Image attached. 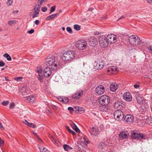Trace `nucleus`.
Listing matches in <instances>:
<instances>
[{
	"mask_svg": "<svg viewBox=\"0 0 152 152\" xmlns=\"http://www.w3.org/2000/svg\"><path fill=\"white\" fill-rule=\"evenodd\" d=\"M129 43L130 44L134 46L140 45V49L144 48L145 43L140 40V38L136 35H132L128 38Z\"/></svg>",
	"mask_w": 152,
	"mask_h": 152,
	"instance_id": "nucleus-1",
	"label": "nucleus"
},
{
	"mask_svg": "<svg viewBox=\"0 0 152 152\" xmlns=\"http://www.w3.org/2000/svg\"><path fill=\"white\" fill-rule=\"evenodd\" d=\"M47 64L49 66H54L55 67L53 68L56 69L59 68L61 66V63L57 60V57L54 56H48L46 59Z\"/></svg>",
	"mask_w": 152,
	"mask_h": 152,
	"instance_id": "nucleus-2",
	"label": "nucleus"
},
{
	"mask_svg": "<svg viewBox=\"0 0 152 152\" xmlns=\"http://www.w3.org/2000/svg\"><path fill=\"white\" fill-rule=\"evenodd\" d=\"M75 53L74 51H68L63 54L62 59L65 61H68L72 59L75 57Z\"/></svg>",
	"mask_w": 152,
	"mask_h": 152,
	"instance_id": "nucleus-3",
	"label": "nucleus"
},
{
	"mask_svg": "<svg viewBox=\"0 0 152 152\" xmlns=\"http://www.w3.org/2000/svg\"><path fill=\"white\" fill-rule=\"evenodd\" d=\"M98 39L99 44L102 47H106L108 46L109 42L105 36H99Z\"/></svg>",
	"mask_w": 152,
	"mask_h": 152,
	"instance_id": "nucleus-4",
	"label": "nucleus"
},
{
	"mask_svg": "<svg viewBox=\"0 0 152 152\" xmlns=\"http://www.w3.org/2000/svg\"><path fill=\"white\" fill-rule=\"evenodd\" d=\"M131 137L132 138L137 140L145 139L146 138V136L144 134L137 133V131H135L131 133Z\"/></svg>",
	"mask_w": 152,
	"mask_h": 152,
	"instance_id": "nucleus-5",
	"label": "nucleus"
},
{
	"mask_svg": "<svg viewBox=\"0 0 152 152\" xmlns=\"http://www.w3.org/2000/svg\"><path fill=\"white\" fill-rule=\"evenodd\" d=\"M114 116L115 119L120 121L123 120L124 117L123 113L120 110H118L114 112Z\"/></svg>",
	"mask_w": 152,
	"mask_h": 152,
	"instance_id": "nucleus-6",
	"label": "nucleus"
},
{
	"mask_svg": "<svg viewBox=\"0 0 152 152\" xmlns=\"http://www.w3.org/2000/svg\"><path fill=\"white\" fill-rule=\"evenodd\" d=\"M99 101L102 105H107L110 102V99L107 96L104 95L100 97Z\"/></svg>",
	"mask_w": 152,
	"mask_h": 152,
	"instance_id": "nucleus-7",
	"label": "nucleus"
},
{
	"mask_svg": "<svg viewBox=\"0 0 152 152\" xmlns=\"http://www.w3.org/2000/svg\"><path fill=\"white\" fill-rule=\"evenodd\" d=\"M87 45L86 42L84 40L82 39L77 42L76 47L79 50H83L86 48Z\"/></svg>",
	"mask_w": 152,
	"mask_h": 152,
	"instance_id": "nucleus-8",
	"label": "nucleus"
},
{
	"mask_svg": "<svg viewBox=\"0 0 152 152\" xmlns=\"http://www.w3.org/2000/svg\"><path fill=\"white\" fill-rule=\"evenodd\" d=\"M98 40L94 37H90L88 40V42L89 45L91 46L94 47L98 44Z\"/></svg>",
	"mask_w": 152,
	"mask_h": 152,
	"instance_id": "nucleus-9",
	"label": "nucleus"
},
{
	"mask_svg": "<svg viewBox=\"0 0 152 152\" xmlns=\"http://www.w3.org/2000/svg\"><path fill=\"white\" fill-rule=\"evenodd\" d=\"M109 43L112 44L116 42V36L113 34L108 35L106 37Z\"/></svg>",
	"mask_w": 152,
	"mask_h": 152,
	"instance_id": "nucleus-10",
	"label": "nucleus"
},
{
	"mask_svg": "<svg viewBox=\"0 0 152 152\" xmlns=\"http://www.w3.org/2000/svg\"><path fill=\"white\" fill-rule=\"evenodd\" d=\"M83 94V90H80L77 92L73 94L72 96V97L73 99H78L81 97Z\"/></svg>",
	"mask_w": 152,
	"mask_h": 152,
	"instance_id": "nucleus-11",
	"label": "nucleus"
},
{
	"mask_svg": "<svg viewBox=\"0 0 152 152\" xmlns=\"http://www.w3.org/2000/svg\"><path fill=\"white\" fill-rule=\"evenodd\" d=\"M136 99L137 102L139 104H144L145 105L146 104V106H145L146 108L149 107V105L148 104V101L147 100L140 96L137 97Z\"/></svg>",
	"mask_w": 152,
	"mask_h": 152,
	"instance_id": "nucleus-12",
	"label": "nucleus"
},
{
	"mask_svg": "<svg viewBox=\"0 0 152 152\" xmlns=\"http://www.w3.org/2000/svg\"><path fill=\"white\" fill-rule=\"evenodd\" d=\"M89 131L91 135L95 136L98 135L100 132V131L98 128L94 127H92L90 128Z\"/></svg>",
	"mask_w": 152,
	"mask_h": 152,
	"instance_id": "nucleus-13",
	"label": "nucleus"
},
{
	"mask_svg": "<svg viewBox=\"0 0 152 152\" xmlns=\"http://www.w3.org/2000/svg\"><path fill=\"white\" fill-rule=\"evenodd\" d=\"M96 93L99 95L102 94L104 92L105 89L102 85L98 86L96 88Z\"/></svg>",
	"mask_w": 152,
	"mask_h": 152,
	"instance_id": "nucleus-14",
	"label": "nucleus"
},
{
	"mask_svg": "<svg viewBox=\"0 0 152 152\" xmlns=\"http://www.w3.org/2000/svg\"><path fill=\"white\" fill-rule=\"evenodd\" d=\"M52 73V69L49 67H46L43 70L44 76L46 77H49Z\"/></svg>",
	"mask_w": 152,
	"mask_h": 152,
	"instance_id": "nucleus-15",
	"label": "nucleus"
},
{
	"mask_svg": "<svg viewBox=\"0 0 152 152\" xmlns=\"http://www.w3.org/2000/svg\"><path fill=\"white\" fill-rule=\"evenodd\" d=\"M129 134L127 131H123L120 132L119 135V137L121 140L126 139L128 137Z\"/></svg>",
	"mask_w": 152,
	"mask_h": 152,
	"instance_id": "nucleus-16",
	"label": "nucleus"
},
{
	"mask_svg": "<svg viewBox=\"0 0 152 152\" xmlns=\"http://www.w3.org/2000/svg\"><path fill=\"white\" fill-rule=\"evenodd\" d=\"M100 110L104 112H109L111 110L110 106L108 105H102L100 107Z\"/></svg>",
	"mask_w": 152,
	"mask_h": 152,
	"instance_id": "nucleus-17",
	"label": "nucleus"
},
{
	"mask_svg": "<svg viewBox=\"0 0 152 152\" xmlns=\"http://www.w3.org/2000/svg\"><path fill=\"white\" fill-rule=\"evenodd\" d=\"M104 63L102 61H98L95 62L94 68L95 69L100 70L104 67Z\"/></svg>",
	"mask_w": 152,
	"mask_h": 152,
	"instance_id": "nucleus-18",
	"label": "nucleus"
},
{
	"mask_svg": "<svg viewBox=\"0 0 152 152\" xmlns=\"http://www.w3.org/2000/svg\"><path fill=\"white\" fill-rule=\"evenodd\" d=\"M124 99L127 101H131L132 99L131 94L129 92L125 93L123 95Z\"/></svg>",
	"mask_w": 152,
	"mask_h": 152,
	"instance_id": "nucleus-19",
	"label": "nucleus"
},
{
	"mask_svg": "<svg viewBox=\"0 0 152 152\" xmlns=\"http://www.w3.org/2000/svg\"><path fill=\"white\" fill-rule=\"evenodd\" d=\"M58 99L60 102L64 104L68 103L69 101L68 98L64 96H59L58 97Z\"/></svg>",
	"mask_w": 152,
	"mask_h": 152,
	"instance_id": "nucleus-20",
	"label": "nucleus"
},
{
	"mask_svg": "<svg viewBox=\"0 0 152 152\" xmlns=\"http://www.w3.org/2000/svg\"><path fill=\"white\" fill-rule=\"evenodd\" d=\"M134 119L133 116L131 115H127L124 117V119L127 122L130 123L132 122Z\"/></svg>",
	"mask_w": 152,
	"mask_h": 152,
	"instance_id": "nucleus-21",
	"label": "nucleus"
},
{
	"mask_svg": "<svg viewBox=\"0 0 152 152\" xmlns=\"http://www.w3.org/2000/svg\"><path fill=\"white\" fill-rule=\"evenodd\" d=\"M118 87V85L117 83H114L110 84V90L111 91L114 92L116 91Z\"/></svg>",
	"mask_w": 152,
	"mask_h": 152,
	"instance_id": "nucleus-22",
	"label": "nucleus"
},
{
	"mask_svg": "<svg viewBox=\"0 0 152 152\" xmlns=\"http://www.w3.org/2000/svg\"><path fill=\"white\" fill-rule=\"evenodd\" d=\"M122 103L119 101L116 102L114 105V107L118 110L121 109L122 107Z\"/></svg>",
	"mask_w": 152,
	"mask_h": 152,
	"instance_id": "nucleus-23",
	"label": "nucleus"
},
{
	"mask_svg": "<svg viewBox=\"0 0 152 152\" xmlns=\"http://www.w3.org/2000/svg\"><path fill=\"white\" fill-rule=\"evenodd\" d=\"M28 90L26 87H23L21 90V93L23 95L25 96L28 93Z\"/></svg>",
	"mask_w": 152,
	"mask_h": 152,
	"instance_id": "nucleus-24",
	"label": "nucleus"
},
{
	"mask_svg": "<svg viewBox=\"0 0 152 152\" xmlns=\"http://www.w3.org/2000/svg\"><path fill=\"white\" fill-rule=\"evenodd\" d=\"M59 14L58 13H55L51 15H50L46 18V20H52L54 18Z\"/></svg>",
	"mask_w": 152,
	"mask_h": 152,
	"instance_id": "nucleus-25",
	"label": "nucleus"
},
{
	"mask_svg": "<svg viewBox=\"0 0 152 152\" xmlns=\"http://www.w3.org/2000/svg\"><path fill=\"white\" fill-rule=\"evenodd\" d=\"M117 68L115 66H112L111 67H109L107 69V72L109 74V72L110 71H115L117 70Z\"/></svg>",
	"mask_w": 152,
	"mask_h": 152,
	"instance_id": "nucleus-26",
	"label": "nucleus"
},
{
	"mask_svg": "<svg viewBox=\"0 0 152 152\" xmlns=\"http://www.w3.org/2000/svg\"><path fill=\"white\" fill-rule=\"evenodd\" d=\"M71 126H72L73 129L76 132H80V130L77 127L76 125L73 123L71 124Z\"/></svg>",
	"mask_w": 152,
	"mask_h": 152,
	"instance_id": "nucleus-27",
	"label": "nucleus"
},
{
	"mask_svg": "<svg viewBox=\"0 0 152 152\" xmlns=\"http://www.w3.org/2000/svg\"><path fill=\"white\" fill-rule=\"evenodd\" d=\"M106 147V145L104 143V142H100L99 144L98 148L99 149H101L102 150Z\"/></svg>",
	"mask_w": 152,
	"mask_h": 152,
	"instance_id": "nucleus-28",
	"label": "nucleus"
},
{
	"mask_svg": "<svg viewBox=\"0 0 152 152\" xmlns=\"http://www.w3.org/2000/svg\"><path fill=\"white\" fill-rule=\"evenodd\" d=\"M63 148L65 150L68 151L70 149H72V148L69 147V146L66 144H65L63 146Z\"/></svg>",
	"mask_w": 152,
	"mask_h": 152,
	"instance_id": "nucleus-29",
	"label": "nucleus"
},
{
	"mask_svg": "<svg viewBox=\"0 0 152 152\" xmlns=\"http://www.w3.org/2000/svg\"><path fill=\"white\" fill-rule=\"evenodd\" d=\"M3 56L6 58L7 60L9 61H11L12 60V58L10 55L7 53H6L3 55Z\"/></svg>",
	"mask_w": 152,
	"mask_h": 152,
	"instance_id": "nucleus-30",
	"label": "nucleus"
},
{
	"mask_svg": "<svg viewBox=\"0 0 152 152\" xmlns=\"http://www.w3.org/2000/svg\"><path fill=\"white\" fill-rule=\"evenodd\" d=\"M40 151L41 152H50L47 149L43 147H41L39 148Z\"/></svg>",
	"mask_w": 152,
	"mask_h": 152,
	"instance_id": "nucleus-31",
	"label": "nucleus"
},
{
	"mask_svg": "<svg viewBox=\"0 0 152 152\" xmlns=\"http://www.w3.org/2000/svg\"><path fill=\"white\" fill-rule=\"evenodd\" d=\"M35 98L32 96H30L27 97V100L30 102H32L34 101Z\"/></svg>",
	"mask_w": 152,
	"mask_h": 152,
	"instance_id": "nucleus-32",
	"label": "nucleus"
},
{
	"mask_svg": "<svg viewBox=\"0 0 152 152\" xmlns=\"http://www.w3.org/2000/svg\"><path fill=\"white\" fill-rule=\"evenodd\" d=\"M51 140L56 145H58V141L52 136L50 138Z\"/></svg>",
	"mask_w": 152,
	"mask_h": 152,
	"instance_id": "nucleus-33",
	"label": "nucleus"
},
{
	"mask_svg": "<svg viewBox=\"0 0 152 152\" xmlns=\"http://www.w3.org/2000/svg\"><path fill=\"white\" fill-rule=\"evenodd\" d=\"M37 72L38 73H41L42 72V68L41 66H38L37 68Z\"/></svg>",
	"mask_w": 152,
	"mask_h": 152,
	"instance_id": "nucleus-34",
	"label": "nucleus"
},
{
	"mask_svg": "<svg viewBox=\"0 0 152 152\" xmlns=\"http://www.w3.org/2000/svg\"><path fill=\"white\" fill-rule=\"evenodd\" d=\"M66 129L69 131V132L71 134H72L73 135H74L75 134V133L73 131L71 130L69 128V127L68 126H67L66 127Z\"/></svg>",
	"mask_w": 152,
	"mask_h": 152,
	"instance_id": "nucleus-35",
	"label": "nucleus"
},
{
	"mask_svg": "<svg viewBox=\"0 0 152 152\" xmlns=\"http://www.w3.org/2000/svg\"><path fill=\"white\" fill-rule=\"evenodd\" d=\"M74 28L77 31H79L80 29V26L78 25H74Z\"/></svg>",
	"mask_w": 152,
	"mask_h": 152,
	"instance_id": "nucleus-36",
	"label": "nucleus"
},
{
	"mask_svg": "<svg viewBox=\"0 0 152 152\" xmlns=\"http://www.w3.org/2000/svg\"><path fill=\"white\" fill-rule=\"evenodd\" d=\"M40 5H38L37 7H35L34 9V11L38 12H40Z\"/></svg>",
	"mask_w": 152,
	"mask_h": 152,
	"instance_id": "nucleus-37",
	"label": "nucleus"
},
{
	"mask_svg": "<svg viewBox=\"0 0 152 152\" xmlns=\"http://www.w3.org/2000/svg\"><path fill=\"white\" fill-rule=\"evenodd\" d=\"M14 79L17 81H22L23 77H15L14 78Z\"/></svg>",
	"mask_w": 152,
	"mask_h": 152,
	"instance_id": "nucleus-38",
	"label": "nucleus"
},
{
	"mask_svg": "<svg viewBox=\"0 0 152 152\" xmlns=\"http://www.w3.org/2000/svg\"><path fill=\"white\" fill-rule=\"evenodd\" d=\"M37 78L41 82H42L43 80L42 79V75H39L37 76Z\"/></svg>",
	"mask_w": 152,
	"mask_h": 152,
	"instance_id": "nucleus-39",
	"label": "nucleus"
},
{
	"mask_svg": "<svg viewBox=\"0 0 152 152\" xmlns=\"http://www.w3.org/2000/svg\"><path fill=\"white\" fill-rule=\"evenodd\" d=\"M16 23V20H10L8 22V24L10 26H12V24H13V23Z\"/></svg>",
	"mask_w": 152,
	"mask_h": 152,
	"instance_id": "nucleus-40",
	"label": "nucleus"
},
{
	"mask_svg": "<svg viewBox=\"0 0 152 152\" xmlns=\"http://www.w3.org/2000/svg\"><path fill=\"white\" fill-rule=\"evenodd\" d=\"M83 141L84 142V144L85 145H87L89 143L88 141L87 140L86 137H84Z\"/></svg>",
	"mask_w": 152,
	"mask_h": 152,
	"instance_id": "nucleus-41",
	"label": "nucleus"
},
{
	"mask_svg": "<svg viewBox=\"0 0 152 152\" xmlns=\"http://www.w3.org/2000/svg\"><path fill=\"white\" fill-rule=\"evenodd\" d=\"M39 13V12H38L34 11V15H32V18H34L35 17H38Z\"/></svg>",
	"mask_w": 152,
	"mask_h": 152,
	"instance_id": "nucleus-42",
	"label": "nucleus"
},
{
	"mask_svg": "<svg viewBox=\"0 0 152 152\" xmlns=\"http://www.w3.org/2000/svg\"><path fill=\"white\" fill-rule=\"evenodd\" d=\"M74 109V111H75L76 113H81L80 112V109L78 107H75Z\"/></svg>",
	"mask_w": 152,
	"mask_h": 152,
	"instance_id": "nucleus-43",
	"label": "nucleus"
},
{
	"mask_svg": "<svg viewBox=\"0 0 152 152\" xmlns=\"http://www.w3.org/2000/svg\"><path fill=\"white\" fill-rule=\"evenodd\" d=\"M56 6H54L51 7L50 12H49V14H51V13L55 11L56 10Z\"/></svg>",
	"mask_w": 152,
	"mask_h": 152,
	"instance_id": "nucleus-44",
	"label": "nucleus"
},
{
	"mask_svg": "<svg viewBox=\"0 0 152 152\" xmlns=\"http://www.w3.org/2000/svg\"><path fill=\"white\" fill-rule=\"evenodd\" d=\"M15 106V104L14 102H12L10 104L9 108L10 109L14 108Z\"/></svg>",
	"mask_w": 152,
	"mask_h": 152,
	"instance_id": "nucleus-45",
	"label": "nucleus"
},
{
	"mask_svg": "<svg viewBox=\"0 0 152 152\" xmlns=\"http://www.w3.org/2000/svg\"><path fill=\"white\" fill-rule=\"evenodd\" d=\"M67 31L69 33L72 34L73 32L71 28L69 27H67L66 28Z\"/></svg>",
	"mask_w": 152,
	"mask_h": 152,
	"instance_id": "nucleus-46",
	"label": "nucleus"
},
{
	"mask_svg": "<svg viewBox=\"0 0 152 152\" xmlns=\"http://www.w3.org/2000/svg\"><path fill=\"white\" fill-rule=\"evenodd\" d=\"M9 101H3L2 102V104L3 105L6 106L9 103Z\"/></svg>",
	"mask_w": 152,
	"mask_h": 152,
	"instance_id": "nucleus-47",
	"label": "nucleus"
},
{
	"mask_svg": "<svg viewBox=\"0 0 152 152\" xmlns=\"http://www.w3.org/2000/svg\"><path fill=\"white\" fill-rule=\"evenodd\" d=\"M13 2V0H8L7 4L8 6H9L11 5Z\"/></svg>",
	"mask_w": 152,
	"mask_h": 152,
	"instance_id": "nucleus-48",
	"label": "nucleus"
},
{
	"mask_svg": "<svg viewBox=\"0 0 152 152\" xmlns=\"http://www.w3.org/2000/svg\"><path fill=\"white\" fill-rule=\"evenodd\" d=\"M33 134L34 135L35 137H37L39 140H40V141H41L42 142V140H41V139L40 138H39V137L38 136V135H37V134L36 133H35V132H33Z\"/></svg>",
	"mask_w": 152,
	"mask_h": 152,
	"instance_id": "nucleus-49",
	"label": "nucleus"
},
{
	"mask_svg": "<svg viewBox=\"0 0 152 152\" xmlns=\"http://www.w3.org/2000/svg\"><path fill=\"white\" fill-rule=\"evenodd\" d=\"M41 10L43 12H45L47 10V8L46 7H42Z\"/></svg>",
	"mask_w": 152,
	"mask_h": 152,
	"instance_id": "nucleus-50",
	"label": "nucleus"
},
{
	"mask_svg": "<svg viewBox=\"0 0 152 152\" xmlns=\"http://www.w3.org/2000/svg\"><path fill=\"white\" fill-rule=\"evenodd\" d=\"M44 0H39L38 1V5H40V6H41V4L44 1Z\"/></svg>",
	"mask_w": 152,
	"mask_h": 152,
	"instance_id": "nucleus-51",
	"label": "nucleus"
},
{
	"mask_svg": "<svg viewBox=\"0 0 152 152\" xmlns=\"http://www.w3.org/2000/svg\"><path fill=\"white\" fill-rule=\"evenodd\" d=\"M5 65V63L2 61H0V66L2 67L4 66Z\"/></svg>",
	"mask_w": 152,
	"mask_h": 152,
	"instance_id": "nucleus-52",
	"label": "nucleus"
},
{
	"mask_svg": "<svg viewBox=\"0 0 152 152\" xmlns=\"http://www.w3.org/2000/svg\"><path fill=\"white\" fill-rule=\"evenodd\" d=\"M148 49L149 50L150 53H152V46L150 45L148 48Z\"/></svg>",
	"mask_w": 152,
	"mask_h": 152,
	"instance_id": "nucleus-53",
	"label": "nucleus"
},
{
	"mask_svg": "<svg viewBox=\"0 0 152 152\" xmlns=\"http://www.w3.org/2000/svg\"><path fill=\"white\" fill-rule=\"evenodd\" d=\"M4 145V141L2 140L1 138L0 137V146H3Z\"/></svg>",
	"mask_w": 152,
	"mask_h": 152,
	"instance_id": "nucleus-54",
	"label": "nucleus"
},
{
	"mask_svg": "<svg viewBox=\"0 0 152 152\" xmlns=\"http://www.w3.org/2000/svg\"><path fill=\"white\" fill-rule=\"evenodd\" d=\"M68 110H69L70 112L74 111V109L71 107H69L68 108Z\"/></svg>",
	"mask_w": 152,
	"mask_h": 152,
	"instance_id": "nucleus-55",
	"label": "nucleus"
},
{
	"mask_svg": "<svg viewBox=\"0 0 152 152\" xmlns=\"http://www.w3.org/2000/svg\"><path fill=\"white\" fill-rule=\"evenodd\" d=\"M34 30L33 29H31V30L28 31V33L30 34H32L34 32Z\"/></svg>",
	"mask_w": 152,
	"mask_h": 152,
	"instance_id": "nucleus-56",
	"label": "nucleus"
},
{
	"mask_svg": "<svg viewBox=\"0 0 152 152\" xmlns=\"http://www.w3.org/2000/svg\"><path fill=\"white\" fill-rule=\"evenodd\" d=\"M35 23L36 25H38L39 24V21L38 20H36L35 21Z\"/></svg>",
	"mask_w": 152,
	"mask_h": 152,
	"instance_id": "nucleus-57",
	"label": "nucleus"
},
{
	"mask_svg": "<svg viewBox=\"0 0 152 152\" xmlns=\"http://www.w3.org/2000/svg\"><path fill=\"white\" fill-rule=\"evenodd\" d=\"M23 123L24 124H25L27 125V124L28 123V122L26 120H24L23 121Z\"/></svg>",
	"mask_w": 152,
	"mask_h": 152,
	"instance_id": "nucleus-58",
	"label": "nucleus"
},
{
	"mask_svg": "<svg viewBox=\"0 0 152 152\" xmlns=\"http://www.w3.org/2000/svg\"><path fill=\"white\" fill-rule=\"evenodd\" d=\"M134 87L136 88H138L140 87V85L137 84H135L134 85Z\"/></svg>",
	"mask_w": 152,
	"mask_h": 152,
	"instance_id": "nucleus-59",
	"label": "nucleus"
},
{
	"mask_svg": "<svg viewBox=\"0 0 152 152\" xmlns=\"http://www.w3.org/2000/svg\"><path fill=\"white\" fill-rule=\"evenodd\" d=\"M124 18V15H122L121 16L120 18H119L117 20V21H118L121 19H123Z\"/></svg>",
	"mask_w": 152,
	"mask_h": 152,
	"instance_id": "nucleus-60",
	"label": "nucleus"
},
{
	"mask_svg": "<svg viewBox=\"0 0 152 152\" xmlns=\"http://www.w3.org/2000/svg\"><path fill=\"white\" fill-rule=\"evenodd\" d=\"M147 1L148 2L149 4H151L152 3V0H147Z\"/></svg>",
	"mask_w": 152,
	"mask_h": 152,
	"instance_id": "nucleus-61",
	"label": "nucleus"
},
{
	"mask_svg": "<svg viewBox=\"0 0 152 152\" xmlns=\"http://www.w3.org/2000/svg\"><path fill=\"white\" fill-rule=\"evenodd\" d=\"M35 127H36L35 125L33 123H32V126L31 127H32V128H34Z\"/></svg>",
	"mask_w": 152,
	"mask_h": 152,
	"instance_id": "nucleus-62",
	"label": "nucleus"
},
{
	"mask_svg": "<svg viewBox=\"0 0 152 152\" xmlns=\"http://www.w3.org/2000/svg\"><path fill=\"white\" fill-rule=\"evenodd\" d=\"M94 10V8H89L88 9V10L89 11H91Z\"/></svg>",
	"mask_w": 152,
	"mask_h": 152,
	"instance_id": "nucleus-63",
	"label": "nucleus"
},
{
	"mask_svg": "<svg viewBox=\"0 0 152 152\" xmlns=\"http://www.w3.org/2000/svg\"><path fill=\"white\" fill-rule=\"evenodd\" d=\"M18 12V10H15L13 11V12L14 13H17Z\"/></svg>",
	"mask_w": 152,
	"mask_h": 152,
	"instance_id": "nucleus-64",
	"label": "nucleus"
}]
</instances>
